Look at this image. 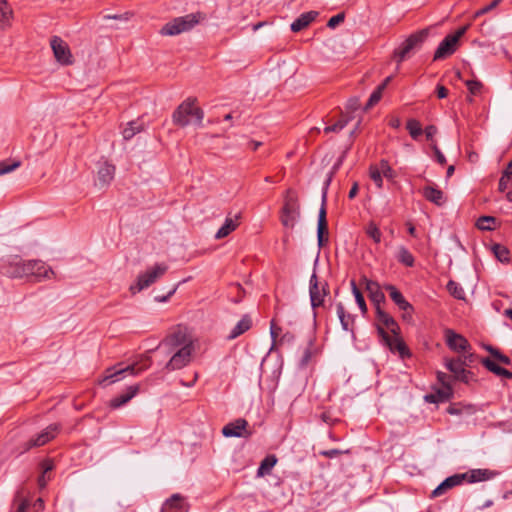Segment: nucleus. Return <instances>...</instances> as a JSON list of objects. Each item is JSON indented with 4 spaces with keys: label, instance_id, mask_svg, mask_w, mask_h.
Instances as JSON below:
<instances>
[{
    "label": "nucleus",
    "instance_id": "f257e3e1",
    "mask_svg": "<svg viewBox=\"0 0 512 512\" xmlns=\"http://www.w3.org/2000/svg\"><path fill=\"white\" fill-rule=\"evenodd\" d=\"M2 274L10 278H28L34 282H41L55 277V272L41 260L13 261L4 265Z\"/></svg>",
    "mask_w": 512,
    "mask_h": 512
},
{
    "label": "nucleus",
    "instance_id": "f03ea898",
    "mask_svg": "<svg viewBox=\"0 0 512 512\" xmlns=\"http://www.w3.org/2000/svg\"><path fill=\"white\" fill-rule=\"evenodd\" d=\"M204 112L196 105L195 98H188L183 101L173 113V122L176 125L185 127L194 119L198 124L203 120Z\"/></svg>",
    "mask_w": 512,
    "mask_h": 512
},
{
    "label": "nucleus",
    "instance_id": "7ed1b4c3",
    "mask_svg": "<svg viewBox=\"0 0 512 512\" xmlns=\"http://www.w3.org/2000/svg\"><path fill=\"white\" fill-rule=\"evenodd\" d=\"M300 217V203L298 194L288 189L284 195L283 206L280 211V222L285 228L293 229Z\"/></svg>",
    "mask_w": 512,
    "mask_h": 512
},
{
    "label": "nucleus",
    "instance_id": "20e7f679",
    "mask_svg": "<svg viewBox=\"0 0 512 512\" xmlns=\"http://www.w3.org/2000/svg\"><path fill=\"white\" fill-rule=\"evenodd\" d=\"M146 368L147 367H138L136 363L127 366H123L122 363H118L106 368L103 374L98 378L97 384L102 387H107L121 381L125 374L138 375Z\"/></svg>",
    "mask_w": 512,
    "mask_h": 512
},
{
    "label": "nucleus",
    "instance_id": "39448f33",
    "mask_svg": "<svg viewBox=\"0 0 512 512\" xmlns=\"http://www.w3.org/2000/svg\"><path fill=\"white\" fill-rule=\"evenodd\" d=\"M429 28L419 30L407 37L393 52V57L400 64L410 58L412 52L421 47L429 35Z\"/></svg>",
    "mask_w": 512,
    "mask_h": 512
},
{
    "label": "nucleus",
    "instance_id": "423d86ee",
    "mask_svg": "<svg viewBox=\"0 0 512 512\" xmlns=\"http://www.w3.org/2000/svg\"><path fill=\"white\" fill-rule=\"evenodd\" d=\"M202 14L192 13L177 17L166 23L160 30L162 36H175L193 29L202 19Z\"/></svg>",
    "mask_w": 512,
    "mask_h": 512
},
{
    "label": "nucleus",
    "instance_id": "0eeeda50",
    "mask_svg": "<svg viewBox=\"0 0 512 512\" xmlns=\"http://www.w3.org/2000/svg\"><path fill=\"white\" fill-rule=\"evenodd\" d=\"M468 27L469 25L463 26L455 33L447 35L438 45L433 60H443L455 53L459 40L466 33Z\"/></svg>",
    "mask_w": 512,
    "mask_h": 512
},
{
    "label": "nucleus",
    "instance_id": "6e6552de",
    "mask_svg": "<svg viewBox=\"0 0 512 512\" xmlns=\"http://www.w3.org/2000/svg\"><path fill=\"white\" fill-rule=\"evenodd\" d=\"M186 345H193V342L186 331L178 327L160 342L159 349L163 350L166 354H171L173 351Z\"/></svg>",
    "mask_w": 512,
    "mask_h": 512
},
{
    "label": "nucleus",
    "instance_id": "1a4fd4ad",
    "mask_svg": "<svg viewBox=\"0 0 512 512\" xmlns=\"http://www.w3.org/2000/svg\"><path fill=\"white\" fill-rule=\"evenodd\" d=\"M168 270V266L166 264H156L155 266L149 268L144 273L140 274L137 279V283L130 287V291L135 294L150 285H152L158 278L163 276Z\"/></svg>",
    "mask_w": 512,
    "mask_h": 512
},
{
    "label": "nucleus",
    "instance_id": "9d476101",
    "mask_svg": "<svg viewBox=\"0 0 512 512\" xmlns=\"http://www.w3.org/2000/svg\"><path fill=\"white\" fill-rule=\"evenodd\" d=\"M309 293L311 305L314 309L322 306L329 294L326 281L319 279L315 271L310 278Z\"/></svg>",
    "mask_w": 512,
    "mask_h": 512
},
{
    "label": "nucleus",
    "instance_id": "9b49d317",
    "mask_svg": "<svg viewBox=\"0 0 512 512\" xmlns=\"http://www.w3.org/2000/svg\"><path fill=\"white\" fill-rule=\"evenodd\" d=\"M193 350V345H186L184 347H180L176 351H173L170 354L171 358L166 364L165 368L168 371H174L184 368L191 362Z\"/></svg>",
    "mask_w": 512,
    "mask_h": 512
},
{
    "label": "nucleus",
    "instance_id": "f8f14e48",
    "mask_svg": "<svg viewBox=\"0 0 512 512\" xmlns=\"http://www.w3.org/2000/svg\"><path fill=\"white\" fill-rule=\"evenodd\" d=\"M50 46L58 63L65 66L72 65L74 63L70 47L62 38L59 36H53L50 40Z\"/></svg>",
    "mask_w": 512,
    "mask_h": 512
},
{
    "label": "nucleus",
    "instance_id": "ddd939ff",
    "mask_svg": "<svg viewBox=\"0 0 512 512\" xmlns=\"http://www.w3.org/2000/svg\"><path fill=\"white\" fill-rule=\"evenodd\" d=\"M446 368L453 374L455 380L468 384L473 380V373L465 369L468 363L461 357L455 359H447L445 361Z\"/></svg>",
    "mask_w": 512,
    "mask_h": 512
},
{
    "label": "nucleus",
    "instance_id": "4468645a",
    "mask_svg": "<svg viewBox=\"0 0 512 512\" xmlns=\"http://www.w3.org/2000/svg\"><path fill=\"white\" fill-rule=\"evenodd\" d=\"M379 334L381 335L382 339L385 341L386 345L392 352L399 353L401 358H404L409 355V351L405 343L399 336V331H397L396 333H391V335H389L387 332H385V330L379 328Z\"/></svg>",
    "mask_w": 512,
    "mask_h": 512
},
{
    "label": "nucleus",
    "instance_id": "2eb2a0df",
    "mask_svg": "<svg viewBox=\"0 0 512 512\" xmlns=\"http://www.w3.org/2000/svg\"><path fill=\"white\" fill-rule=\"evenodd\" d=\"M248 422L245 419L239 418L233 422L226 424L222 429V434L225 437H243L248 438L252 432L247 429Z\"/></svg>",
    "mask_w": 512,
    "mask_h": 512
},
{
    "label": "nucleus",
    "instance_id": "dca6fc26",
    "mask_svg": "<svg viewBox=\"0 0 512 512\" xmlns=\"http://www.w3.org/2000/svg\"><path fill=\"white\" fill-rule=\"evenodd\" d=\"M58 424H51L46 427L41 433H39L35 438L30 439L25 446V450H29L33 447H40L48 443L50 440L55 438V436L59 432Z\"/></svg>",
    "mask_w": 512,
    "mask_h": 512
},
{
    "label": "nucleus",
    "instance_id": "f3484780",
    "mask_svg": "<svg viewBox=\"0 0 512 512\" xmlns=\"http://www.w3.org/2000/svg\"><path fill=\"white\" fill-rule=\"evenodd\" d=\"M445 339L447 346L454 352L465 353L468 352V349L470 348L468 340L451 329L445 331Z\"/></svg>",
    "mask_w": 512,
    "mask_h": 512
},
{
    "label": "nucleus",
    "instance_id": "a211bd4d",
    "mask_svg": "<svg viewBox=\"0 0 512 512\" xmlns=\"http://www.w3.org/2000/svg\"><path fill=\"white\" fill-rule=\"evenodd\" d=\"M326 192L322 195V205L318 215L317 238L318 245L323 246L328 241V223L326 218Z\"/></svg>",
    "mask_w": 512,
    "mask_h": 512
},
{
    "label": "nucleus",
    "instance_id": "6ab92c4d",
    "mask_svg": "<svg viewBox=\"0 0 512 512\" xmlns=\"http://www.w3.org/2000/svg\"><path fill=\"white\" fill-rule=\"evenodd\" d=\"M140 390L139 384H134L126 387V389L119 395L113 397L109 401V407L112 409H118L121 406L127 404L132 398H134Z\"/></svg>",
    "mask_w": 512,
    "mask_h": 512
},
{
    "label": "nucleus",
    "instance_id": "aec40b11",
    "mask_svg": "<svg viewBox=\"0 0 512 512\" xmlns=\"http://www.w3.org/2000/svg\"><path fill=\"white\" fill-rule=\"evenodd\" d=\"M376 318L378 322V329H388L391 333L399 331V326L392 316L383 311L380 306L376 307Z\"/></svg>",
    "mask_w": 512,
    "mask_h": 512
},
{
    "label": "nucleus",
    "instance_id": "412c9836",
    "mask_svg": "<svg viewBox=\"0 0 512 512\" xmlns=\"http://www.w3.org/2000/svg\"><path fill=\"white\" fill-rule=\"evenodd\" d=\"M14 12L6 0H0V30L5 31L12 27Z\"/></svg>",
    "mask_w": 512,
    "mask_h": 512
},
{
    "label": "nucleus",
    "instance_id": "4be33fe9",
    "mask_svg": "<svg viewBox=\"0 0 512 512\" xmlns=\"http://www.w3.org/2000/svg\"><path fill=\"white\" fill-rule=\"evenodd\" d=\"M453 396L452 384H445L444 387L437 389L434 393L425 396L429 403H440L448 401Z\"/></svg>",
    "mask_w": 512,
    "mask_h": 512
},
{
    "label": "nucleus",
    "instance_id": "5701e85b",
    "mask_svg": "<svg viewBox=\"0 0 512 512\" xmlns=\"http://www.w3.org/2000/svg\"><path fill=\"white\" fill-rule=\"evenodd\" d=\"M465 474L453 475L446 478L440 485H438L432 492V497H439L444 494L448 489H451L462 483Z\"/></svg>",
    "mask_w": 512,
    "mask_h": 512
},
{
    "label": "nucleus",
    "instance_id": "b1692460",
    "mask_svg": "<svg viewBox=\"0 0 512 512\" xmlns=\"http://www.w3.org/2000/svg\"><path fill=\"white\" fill-rule=\"evenodd\" d=\"M318 16V12L309 11L301 14L292 24L291 30L293 32H300L307 28Z\"/></svg>",
    "mask_w": 512,
    "mask_h": 512
},
{
    "label": "nucleus",
    "instance_id": "393cba45",
    "mask_svg": "<svg viewBox=\"0 0 512 512\" xmlns=\"http://www.w3.org/2000/svg\"><path fill=\"white\" fill-rule=\"evenodd\" d=\"M239 220H240V215L239 214L235 215L233 218L232 217H227L225 219L224 224L217 231V233L215 235V238L216 239H222V238L228 236L231 232L236 230V228L239 226V224H240Z\"/></svg>",
    "mask_w": 512,
    "mask_h": 512
},
{
    "label": "nucleus",
    "instance_id": "a878e982",
    "mask_svg": "<svg viewBox=\"0 0 512 512\" xmlns=\"http://www.w3.org/2000/svg\"><path fill=\"white\" fill-rule=\"evenodd\" d=\"M364 282L365 289L369 298L376 305V307L380 306V304L384 301V294L381 292L379 285L376 282L368 279H364Z\"/></svg>",
    "mask_w": 512,
    "mask_h": 512
},
{
    "label": "nucleus",
    "instance_id": "bb28decb",
    "mask_svg": "<svg viewBox=\"0 0 512 512\" xmlns=\"http://www.w3.org/2000/svg\"><path fill=\"white\" fill-rule=\"evenodd\" d=\"M423 196L430 202L441 206L445 203L446 199L441 190L434 186H426L423 188Z\"/></svg>",
    "mask_w": 512,
    "mask_h": 512
},
{
    "label": "nucleus",
    "instance_id": "cd10ccee",
    "mask_svg": "<svg viewBox=\"0 0 512 512\" xmlns=\"http://www.w3.org/2000/svg\"><path fill=\"white\" fill-rule=\"evenodd\" d=\"M252 326V320L248 315H244L241 320L234 326L231 330L230 334L227 336L228 340H233L246 331H248Z\"/></svg>",
    "mask_w": 512,
    "mask_h": 512
},
{
    "label": "nucleus",
    "instance_id": "c85d7f7f",
    "mask_svg": "<svg viewBox=\"0 0 512 512\" xmlns=\"http://www.w3.org/2000/svg\"><path fill=\"white\" fill-rule=\"evenodd\" d=\"M161 512H185L183 498L179 494L172 495L161 508Z\"/></svg>",
    "mask_w": 512,
    "mask_h": 512
},
{
    "label": "nucleus",
    "instance_id": "c756f323",
    "mask_svg": "<svg viewBox=\"0 0 512 512\" xmlns=\"http://www.w3.org/2000/svg\"><path fill=\"white\" fill-rule=\"evenodd\" d=\"M115 175V166L107 162L103 163L98 170V181L100 185L109 184Z\"/></svg>",
    "mask_w": 512,
    "mask_h": 512
},
{
    "label": "nucleus",
    "instance_id": "7c9ffc66",
    "mask_svg": "<svg viewBox=\"0 0 512 512\" xmlns=\"http://www.w3.org/2000/svg\"><path fill=\"white\" fill-rule=\"evenodd\" d=\"M389 291V295L391 299L398 305L401 310H412V306L404 299L403 295L400 291H398L394 286H387L386 288Z\"/></svg>",
    "mask_w": 512,
    "mask_h": 512
},
{
    "label": "nucleus",
    "instance_id": "2f4dec72",
    "mask_svg": "<svg viewBox=\"0 0 512 512\" xmlns=\"http://www.w3.org/2000/svg\"><path fill=\"white\" fill-rule=\"evenodd\" d=\"M14 501L18 503L16 512H27V509L30 505V501L28 498V492L25 490L24 486H21L17 490Z\"/></svg>",
    "mask_w": 512,
    "mask_h": 512
},
{
    "label": "nucleus",
    "instance_id": "473e14b6",
    "mask_svg": "<svg viewBox=\"0 0 512 512\" xmlns=\"http://www.w3.org/2000/svg\"><path fill=\"white\" fill-rule=\"evenodd\" d=\"M277 458L275 455L266 456L260 463V466L257 470L258 477H264L271 473L272 468L276 465Z\"/></svg>",
    "mask_w": 512,
    "mask_h": 512
},
{
    "label": "nucleus",
    "instance_id": "72a5a7b5",
    "mask_svg": "<svg viewBox=\"0 0 512 512\" xmlns=\"http://www.w3.org/2000/svg\"><path fill=\"white\" fill-rule=\"evenodd\" d=\"M497 475L496 472L488 469H474L469 472L470 482H480L492 479Z\"/></svg>",
    "mask_w": 512,
    "mask_h": 512
},
{
    "label": "nucleus",
    "instance_id": "f704fd0d",
    "mask_svg": "<svg viewBox=\"0 0 512 512\" xmlns=\"http://www.w3.org/2000/svg\"><path fill=\"white\" fill-rule=\"evenodd\" d=\"M144 130V126L142 123L138 121H130L127 126L123 129L122 135L125 140H130L136 134L142 132Z\"/></svg>",
    "mask_w": 512,
    "mask_h": 512
},
{
    "label": "nucleus",
    "instance_id": "c9c22d12",
    "mask_svg": "<svg viewBox=\"0 0 512 512\" xmlns=\"http://www.w3.org/2000/svg\"><path fill=\"white\" fill-rule=\"evenodd\" d=\"M336 313H337L338 319L341 323L342 329L344 331H348L350 324L352 322V319H351V315L349 313H347V311L342 303H338L336 305Z\"/></svg>",
    "mask_w": 512,
    "mask_h": 512
},
{
    "label": "nucleus",
    "instance_id": "e433bc0d",
    "mask_svg": "<svg viewBox=\"0 0 512 512\" xmlns=\"http://www.w3.org/2000/svg\"><path fill=\"white\" fill-rule=\"evenodd\" d=\"M349 121H350L349 115H341L337 121H335L333 124L328 125L324 128V133H326V134L330 133V132L338 133L347 126Z\"/></svg>",
    "mask_w": 512,
    "mask_h": 512
},
{
    "label": "nucleus",
    "instance_id": "4c0bfd02",
    "mask_svg": "<svg viewBox=\"0 0 512 512\" xmlns=\"http://www.w3.org/2000/svg\"><path fill=\"white\" fill-rule=\"evenodd\" d=\"M496 219L492 216H481L476 222V226L482 231H491L494 229Z\"/></svg>",
    "mask_w": 512,
    "mask_h": 512
},
{
    "label": "nucleus",
    "instance_id": "58836bf2",
    "mask_svg": "<svg viewBox=\"0 0 512 512\" xmlns=\"http://www.w3.org/2000/svg\"><path fill=\"white\" fill-rule=\"evenodd\" d=\"M448 292L456 299L462 300L465 298L464 289L455 281L450 280L447 283Z\"/></svg>",
    "mask_w": 512,
    "mask_h": 512
},
{
    "label": "nucleus",
    "instance_id": "ea45409f",
    "mask_svg": "<svg viewBox=\"0 0 512 512\" xmlns=\"http://www.w3.org/2000/svg\"><path fill=\"white\" fill-rule=\"evenodd\" d=\"M406 128L413 139H417L423 132L420 122L416 119H409Z\"/></svg>",
    "mask_w": 512,
    "mask_h": 512
},
{
    "label": "nucleus",
    "instance_id": "a19ab883",
    "mask_svg": "<svg viewBox=\"0 0 512 512\" xmlns=\"http://www.w3.org/2000/svg\"><path fill=\"white\" fill-rule=\"evenodd\" d=\"M21 166L19 160H4L0 161V176L10 173Z\"/></svg>",
    "mask_w": 512,
    "mask_h": 512
},
{
    "label": "nucleus",
    "instance_id": "79ce46f5",
    "mask_svg": "<svg viewBox=\"0 0 512 512\" xmlns=\"http://www.w3.org/2000/svg\"><path fill=\"white\" fill-rule=\"evenodd\" d=\"M492 250H493L495 257L500 262L505 263V262L509 261V250L505 246L500 245V244H494L492 247Z\"/></svg>",
    "mask_w": 512,
    "mask_h": 512
},
{
    "label": "nucleus",
    "instance_id": "37998d69",
    "mask_svg": "<svg viewBox=\"0 0 512 512\" xmlns=\"http://www.w3.org/2000/svg\"><path fill=\"white\" fill-rule=\"evenodd\" d=\"M398 260L402 264L408 267H412L414 264V257L413 255L405 248L401 247L398 252Z\"/></svg>",
    "mask_w": 512,
    "mask_h": 512
},
{
    "label": "nucleus",
    "instance_id": "c03bdc74",
    "mask_svg": "<svg viewBox=\"0 0 512 512\" xmlns=\"http://www.w3.org/2000/svg\"><path fill=\"white\" fill-rule=\"evenodd\" d=\"M384 89H385V84H381L380 86H378V88L370 95V97L366 103L365 109H369L372 106H374L376 103L379 102Z\"/></svg>",
    "mask_w": 512,
    "mask_h": 512
},
{
    "label": "nucleus",
    "instance_id": "a18cd8bd",
    "mask_svg": "<svg viewBox=\"0 0 512 512\" xmlns=\"http://www.w3.org/2000/svg\"><path fill=\"white\" fill-rule=\"evenodd\" d=\"M471 95H478L482 90V83L477 80H467L465 82Z\"/></svg>",
    "mask_w": 512,
    "mask_h": 512
},
{
    "label": "nucleus",
    "instance_id": "49530a36",
    "mask_svg": "<svg viewBox=\"0 0 512 512\" xmlns=\"http://www.w3.org/2000/svg\"><path fill=\"white\" fill-rule=\"evenodd\" d=\"M354 298H355V301H356L357 305L361 309V311L363 313H365L366 310H367V307H366V303H365L364 297L361 294V292L358 290V288L356 287L355 284H354Z\"/></svg>",
    "mask_w": 512,
    "mask_h": 512
},
{
    "label": "nucleus",
    "instance_id": "de8ad7c7",
    "mask_svg": "<svg viewBox=\"0 0 512 512\" xmlns=\"http://www.w3.org/2000/svg\"><path fill=\"white\" fill-rule=\"evenodd\" d=\"M481 363L483 364V366L489 370L490 372L494 373V374H498L499 371H500V366L497 365L493 360L489 359V358H484L482 359Z\"/></svg>",
    "mask_w": 512,
    "mask_h": 512
},
{
    "label": "nucleus",
    "instance_id": "09e8293b",
    "mask_svg": "<svg viewBox=\"0 0 512 512\" xmlns=\"http://www.w3.org/2000/svg\"><path fill=\"white\" fill-rule=\"evenodd\" d=\"M500 2H501V0H493L489 5L476 11L473 18L476 19V18L488 13L489 11L494 9Z\"/></svg>",
    "mask_w": 512,
    "mask_h": 512
},
{
    "label": "nucleus",
    "instance_id": "8fccbe9b",
    "mask_svg": "<svg viewBox=\"0 0 512 512\" xmlns=\"http://www.w3.org/2000/svg\"><path fill=\"white\" fill-rule=\"evenodd\" d=\"M345 19V14L344 13H338L337 15L331 17L327 23V26L329 28H335L337 25H339L340 23H342Z\"/></svg>",
    "mask_w": 512,
    "mask_h": 512
},
{
    "label": "nucleus",
    "instance_id": "3c124183",
    "mask_svg": "<svg viewBox=\"0 0 512 512\" xmlns=\"http://www.w3.org/2000/svg\"><path fill=\"white\" fill-rule=\"evenodd\" d=\"M431 147L434 151L437 162L441 165H444L446 163V158L444 154L441 152V150L438 148L437 143L435 141H433Z\"/></svg>",
    "mask_w": 512,
    "mask_h": 512
},
{
    "label": "nucleus",
    "instance_id": "603ef678",
    "mask_svg": "<svg viewBox=\"0 0 512 512\" xmlns=\"http://www.w3.org/2000/svg\"><path fill=\"white\" fill-rule=\"evenodd\" d=\"M368 235L376 242H380L381 233L375 225H370L367 230Z\"/></svg>",
    "mask_w": 512,
    "mask_h": 512
},
{
    "label": "nucleus",
    "instance_id": "864d4df0",
    "mask_svg": "<svg viewBox=\"0 0 512 512\" xmlns=\"http://www.w3.org/2000/svg\"><path fill=\"white\" fill-rule=\"evenodd\" d=\"M372 180L375 182L377 187L382 186V173L378 169H373L370 172Z\"/></svg>",
    "mask_w": 512,
    "mask_h": 512
},
{
    "label": "nucleus",
    "instance_id": "5fc2aeb1",
    "mask_svg": "<svg viewBox=\"0 0 512 512\" xmlns=\"http://www.w3.org/2000/svg\"><path fill=\"white\" fill-rule=\"evenodd\" d=\"M510 177H507V175H505V171L503 172V175L501 176L500 180H499V184H498V188L501 192H504L507 188H508V179Z\"/></svg>",
    "mask_w": 512,
    "mask_h": 512
},
{
    "label": "nucleus",
    "instance_id": "6e6d98bb",
    "mask_svg": "<svg viewBox=\"0 0 512 512\" xmlns=\"http://www.w3.org/2000/svg\"><path fill=\"white\" fill-rule=\"evenodd\" d=\"M436 133H437V128L434 125H429L425 128V135L428 140L433 141V137L436 135Z\"/></svg>",
    "mask_w": 512,
    "mask_h": 512
},
{
    "label": "nucleus",
    "instance_id": "4d7b16f0",
    "mask_svg": "<svg viewBox=\"0 0 512 512\" xmlns=\"http://www.w3.org/2000/svg\"><path fill=\"white\" fill-rule=\"evenodd\" d=\"M437 379L441 383L442 387H444L445 384H451L450 377L443 372L437 373Z\"/></svg>",
    "mask_w": 512,
    "mask_h": 512
},
{
    "label": "nucleus",
    "instance_id": "13d9d810",
    "mask_svg": "<svg viewBox=\"0 0 512 512\" xmlns=\"http://www.w3.org/2000/svg\"><path fill=\"white\" fill-rule=\"evenodd\" d=\"M280 332H281V328L275 324L274 320H272L271 327H270V333H271L272 338L276 339L279 336Z\"/></svg>",
    "mask_w": 512,
    "mask_h": 512
},
{
    "label": "nucleus",
    "instance_id": "bf43d9fd",
    "mask_svg": "<svg viewBox=\"0 0 512 512\" xmlns=\"http://www.w3.org/2000/svg\"><path fill=\"white\" fill-rule=\"evenodd\" d=\"M436 93H437L438 98L443 99V98L447 97L448 90L443 85H437Z\"/></svg>",
    "mask_w": 512,
    "mask_h": 512
},
{
    "label": "nucleus",
    "instance_id": "052dcab7",
    "mask_svg": "<svg viewBox=\"0 0 512 512\" xmlns=\"http://www.w3.org/2000/svg\"><path fill=\"white\" fill-rule=\"evenodd\" d=\"M340 453H341V451H339L337 449L324 450V451L320 452L321 455L328 457V458H332Z\"/></svg>",
    "mask_w": 512,
    "mask_h": 512
},
{
    "label": "nucleus",
    "instance_id": "680f3d73",
    "mask_svg": "<svg viewBox=\"0 0 512 512\" xmlns=\"http://www.w3.org/2000/svg\"><path fill=\"white\" fill-rule=\"evenodd\" d=\"M497 376H501V377H505V378H512V372H510L507 369L501 367L499 373L497 374Z\"/></svg>",
    "mask_w": 512,
    "mask_h": 512
},
{
    "label": "nucleus",
    "instance_id": "e2e57ef3",
    "mask_svg": "<svg viewBox=\"0 0 512 512\" xmlns=\"http://www.w3.org/2000/svg\"><path fill=\"white\" fill-rule=\"evenodd\" d=\"M462 360H465L468 363V366L474 361V354L473 353H467L460 356Z\"/></svg>",
    "mask_w": 512,
    "mask_h": 512
},
{
    "label": "nucleus",
    "instance_id": "0e129e2a",
    "mask_svg": "<svg viewBox=\"0 0 512 512\" xmlns=\"http://www.w3.org/2000/svg\"><path fill=\"white\" fill-rule=\"evenodd\" d=\"M47 482H48V479L45 477L44 473L41 476H39V478H38V485H39L40 488L46 487Z\"/></svg>",
    "mask_w": 512,
    "mask_h": 512
},
{
    "label": "nucleus",
    "instance_id": "69168bd1",
    "mask_svg": "<svg viewBox=\"0 0 512 512\" xmlns=\"http://www.w3.org/2000/svg\"><path fill=\"white\" fill-rule=\"evenodd\" d=\"M498 361L501 362L502 364H505V365H510L511 364V359L508 356L504 355V354L499 356Z\"/></svg>",
    "mask_w": 512,
    "mask_h": 512
},
{
    "label": "nucleus",
    "instance_id": "338daca9",
    "mask_svg": "<svg viewBox=\"0 0 512 512\" xmlns=\"http://www.w3.org/2000/svg\"><path fill=\"white\" fill-rule=\"evenodd\" d=\"M43 473L46 474L48 471L52 470L53 465L50 461H45L43 464Z\"/></svg>",
    "mask_w": 512,
    "mask_h": 512
},
{
    "label": "nucleus",
    "instance_id": "774afa93",
    "mask_svg": "<svg viewBox=\"0 0 512 512\" xmlns=\"http://www.w3.org/2000/svg\"><path fill=\"white\" fill-rule=\"evenodd\" d=\"M505 175H507V177L512 178V161L508 164L507 168L505 169Z\"/></svg>",
    "mask_w": 512,
    "mask_h": 512
}]
</instances>
